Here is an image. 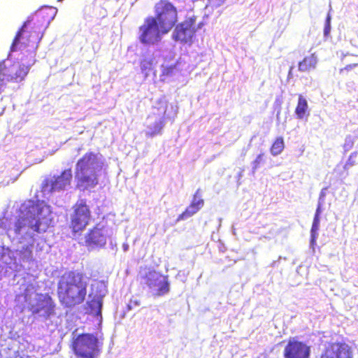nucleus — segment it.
I'll return each instance as SVG.
<instances>
[{
  "mask_svg": "<svg viewBox=\"0 0 358 358\" xmlns=\"http://www.w3.org/2000/svg\"><path fill=\"white\" fill-rule=\"evenodd\" d=\"M52 19L47 10H41L29 16L16 33L10 48V52L18 49L27 52L24 58L10 62L0 61V76L6 83L22 82L28 75L31 66L36 63V52L43 32Z\"/></svg>",
  "mask_w": 358,
  "mask_h": 358,
  "instance_id": "obj_1",
  "label": "nucleus"
},
{
  "mask_svg": "<svg viewBox=\"0 0 358 358\" xmlns=\"http://www.w3.org/2000/svg\"><path fill=\"white\" fill-rule=\"evenodd\" d=\"M87 293V277L78 271L64 273L57 282V295L64 308H72L84 303Z\"/></svg>",
  "mask_w": 358,
  "mask_h": 358,
  "instance_id": "obj_2",
  "label": "nucleus"
},
{
  "mask_svg": "<svg viewBox=\"0 0 358 358\" xmlns=\"http://www.w3.org/2000/svg\"><path fill=\"white\" fill-rule=\"evenodd\" d=\"M99 165L97 154L87 152L84 154L76 162L75 168V180L76 188L80 191H85L96 187L99 182L96 172Z\"/></svg>",
  "mask_w": 358,
  "mask_h": 358,
  "instance_id": "obj_3",
  "label": "nucleus"
},
{
  "mask_svg": "<svg viewBox=\"0 0 358 358\" xmlns=\"http://www.w3.org/2000/svg\"><path fill=\"white\" fill-rule=\"evenodd\" d=\"M52 210L44 201L27 199L18 210V224H48Z\"/></svg>",
  "mask_w": 358,
  "mask_h": 358,
  "instance_id": "obj_4",
  "label": "nucleus"
},
{
  "mask_svg": "<svg viewBox=\"0 0 358 358\" xmlns=\"http://www.w3.org/2000/svg\"><path fill=\"white\" fill-rule=\"evenodd\" d=\"M71 349L80 358H98L100 354L99 341L92 334H81L73 341Z\"/></svg>",
  "mask_w": 358,
  "mask_h": 358,
  "instance_id": "obj_5",
  "label": "nucleus"
},
{
  "mask_svg": "<svg viewBox=\"0 0 358 358\" xmlns=\"http://www.w3.org/2000/svg\"><path fill=\"white\" fill-rule=\"evenodd\" d=\"M156 23L164 33H169L178 22V10L172 3L160 0L155 6Z\"/></svg>",
  "mask_w": 358,
  "mask_h": 358,
  "instance_id": "obj_6",
  "label": "nucleus"
},
{
  "mask_svg": "<svg viewBox=\"0 0 358 358\" xmlns=\"http://www.w3.org/2000/svg\"><path fill=\"white\" fill-rule=\"evenodd\" d=\"M138 39L143 44L154 45L158 43L162 36L166 34L156 23V19L148 17L145 19L143 24L139 27Z\"/></svg>",
  "mask_w": 358,
  "mask_h": 358,
  "instance_id": "obj_7",
  "label": "nucleus"
},
{
  "mask_svg": "<svg viewBox=\"0 0 358 358\" xmlns=\"http://www.w3.org/2000/svg\"><path fill=\"white\" fill-rule=\"evenodd\" d=\"M72 178L71 169L70 168L64 169L59 176L45 178L41 184V190L48 193L64 190L70 186Z\"/></svg>",
  "mask_w": 358,
  "mask_h": 358,
  "instance_id": "obj_8",
  "label": "nucleus"
},
{
  "mask_svg": "<svg viewBox=\"0 0 358 358\" xmlns=\"http://www.w3.org/2000/svg\"><path fill=\"white\" fill-rule=\"evenodd\" d=\"M56 304L53 299L48 294H39L36 303L29 307L32 315H39L45 320L55 315Z\"/></svg>",
  "mask_w": 358,
  "mask_h": 358,
  "instance_id": "obj_9",
  "label": "nucleus"
},
{
  "mask_svg": "<svg viewBox=\"0 0 358 358\" xmlns=\"http://www.w3.org/2000/svg\"><path fill=\"white\" fill-rule=\"evenodd\" d=\"M196 29V17L186 18L183 22L176 25L173 38L175 41L181 43H190Z\"/></svg>",
  "mask_w": 358,
  "mask_h": 358,
  "instance_id": "obj_10",
  "label": "nucleus"
},
{
  "mask_svg": "<svg viewBox=\"0 0 358 358\" xmlns=\"http://www.w3.org/2000/svg\"><path fill=\"white\" fill-rule=\"evenodd\" d=\"M353 356L350 345L345 342H335L325 348L320 358H353Z\"/></svg>",
  "mask_w": 358,
  "mask_h": 358,
  "instance_id": "obj_11",
  "label": "nucleus"
},
{
  "mask_svg": "<svg viewBox=\"0 0 358 358\" xmlns=\"http://www.w3.org/2000/svg\"><path fill=\"white\" fill-rule=\"evenodd\" d=\"M145 284L150 289L156 290L155 294L162 296L169 291V284L167 280H162V275L155 271H148L143 277Z\"/></svg>",
  "mask_w": 358,
  "mask_h": 358,
  "instance_id": "obj_12",
  "label": "nucleus"
},
{
  "mask_svg": "<svg viewBox=\"0 0 358 358\" xmlns=\"http://www.w3.org/2000/svg\"><path fill=\"white\" fill-rule=\"evenodd\" d=\"M310 347L301 341H289L283 352L285 358H309Z\"/></svg>",
  "mask_w": 358,
  "mask_h": 358,
  "instance_id": "obj_13",
  "label": "nucleus"
},
{
  "mask_svg": "<svg viewBox=\"0 0 358 358\" xmlns=\"http://www.w3.org/2000/svg\"><path fill=\"white\" fill-rule=\"evenodd\" d=\"M72 224H88L91 219V212L86 201H78L73 206Z\"/></svg>",
  "mask_w": 358,
  "mask_h": 358,
  "instance_id": "obj_14",
  "label": "nucleus"
},
{
  "mask_svg": "<svg viewBox=\"0 0 358 358\" xmlns=\"http://www.w3.org/2000/svg\"><path fill=\"white\" fill-rule=\"evenodd\" d=\"M106 243V236L103 228H99L97 226H94L85 236V244L88 248H100Z\"/></svg>",
  "mask_w": 358,
  "mask_h": 358,
  "instance_id": "obj_15",
  "label": "nucleus"
},
{
  "mask_svg": "<svg viewBox=\"0 0 358 358\" xmlns=\"http://www.w3.org/2000/svg\"><path fill=\"white\" fill-rule=\"evenodd\" d=\"M317 59L315 54L305 57L298 64L299 71L302 72L310 71L316 67Z\"/></svg>",
  "mask_w": 358,
  "mask_h": 358,
  "instance_id": "obj_16",
  "label": "nucleus"
},
{
  "mask_svg": "<svg viewBox=\"0 0 358 358\" xmlns=\"http://www.w3.org/2000/svg\"><path fill=\"white\" fill-rule=\"evenodd\" d=\"M294 112L298 119H303L309 115L308 102L301 94L298 96V102Z\"/></svg>",
  "mask_w": 358,
  "mask_h": 358,
  "instance_id": "obj_17",
  "label": "nucleus"
},
{
  "mask_svg": "<svg viewBox=\"0 0 358 358\" xmlns=\"http://www.w3.org/2000/svg\"><path fill=\"white\" fill-rule=\"evenodd\" d=\"M165 124L164 117L161 118L159 120L156 121L153 125L149 126V130L146 132L148 137H153L156 135L162 134V129Z\"/></svg>",
  "mask_w": 358,
  "mask_h": 358,
  "instance_id": "obj_18",
  "label": "nucleus"
},
{
  "mask_svg": "<svg viewBox=\"0 0 358 358\" xmlns=\"http://www.w3.org/2000/svg\"><path fill=\"white\" fill-rule=\"evenodd\" d=\"M203 205L204 201L201 198L200 189H199L195 192L193 199L188 206L190 209L194 210L196 213L203 206Z\"/></svg>",
  "mask_w": 358,
  "mask_h": 358,
  "instance_id": "obj_19",
  "label": "nucleus"
},
{
  "mask_svg": "<svg viewBox=\"0 0 358 358\" xmlns=\"http://www.w3.org/2000/svg\"><path fill=\"white\" fill-rule=\"evenodd\" d=\"M285 148V143L283 138L281 136L277 137L270 148V152L272 155L277 156L280 155Z\"/></svg>",
  "mask_w": 358,
  "mask_h": 358,
  "instance_id": "obj_20",
  "label": "nucleus"
},
{
  "mask_svg": "<svg viewBox=\"0 0 358 358\" xmlns=\"http://www.w3.org/2000/svg\"><path fill=\"white\" fill-rule=\"evenodd\" d=\"M89 312L94 315H100L101 313V301L99 299H92L87 303Z\"/></svg>",
  "mask_w": 358,
  "mask_h": 358,
  "instance_id": "obj_21",
  "label": "nucleus"
},
{
  "mask_svg": "<svg viewBox=\"0 0 358 358\" xmlns=\"http://www.w3.org/2000/svg\"><path fill=\"white\" fill-rule=\"evenodd\" d=\"M141 70L145 76H148L149 73L153 70V62L151 59H143L140 62Z\"/></svg>",
  "mask_w": 358,
  "mask_h": 358,
  "instance_id": "obj_22",
  "label": "nucleus"
},
{
  "mask_svg": "<svg viewBox=\"0 0 358 358\" xmlns=\"http://www.w3.org/2000/svg\"><path fill=\"white\" fill-rule=\"evenodd\" d=\"M178 62L170 66H163L162 69V76H171L177 71Z\"/></svg>",
  "mask_w": 358,
  "mask_h": 358,
  "instance_id": "obj_23",
  "label": "nucleus"
},
{
  "mask_svg": "<svg viewBox=\"0 0 358 358\" xmlns=\"http://www.w3.org/2000/svg\"><path fill=\"white\" fill-rule=\"evenodd\" d=\"M195 213L196 212H194V210L190 209L189 207L187 206L186 209L179 215L177 220H185L187 218L192 217Z\"/></svg>",
  "mask_w": 358,
  "mask_h": 358,
  "instance_id": "obj_24",
  "label": "nucleus"
},
{
  "mask_svg": "<svg viewBox=\"0 0 358 358\" xmlns=\"http://www.w3.org/2000/svg\"><path fill=\"white\" fill-rule=\"evenodd\" d=\"M208 4L212 8H218L222 6L226 0H208Z\"/></svg>",
  "mask_w": 358,
  "mask_h": 358,
  "instance_id": "obj_25",
  "label": "nucleus"
},
{
  "mask_svg": "<svg viewBox=\"0 0 358 358\" xmlns=\"http://www.w3.org/2000/svg\"><path fill=\"white\" fill-rule=\"evenodd\" d=\"M263 156H264V154H262V153L259 154L257 156L256 159L253 161V169H256L259 166L260 164L262 162Z\"/></svg>",
  "mask_w": 358,
  "mask_h": 358,
  "instance_id": "obj_26",
  "label": "nucleus"
},
{
  "mask_svg": "<svg viewBox=\"0 0 358 358\" xmlns=\"http://www.w3.org/2000/svg\"><path fill=\"white\" fill-rule=\"evenodd\" d=\"M357 66H358V63L348 64L345 67L339 70V72H340V73H343L345 71H349L352 70V69L357 67Z\"/></svg>",
  "mask_w": 358,
  "mask_h": 358,
  "instance_id": "obj_27",
  "label": "nucleus"
},
{
  "mask_svg": "<svg viewBox=\"0 0 358 358\" xmlns=\"http://www.w3.org/2000/svg\"><path fill=\"white\" fill-rule=\"evenodd\" d=\"M318 230V225H312L311 229V242H315L317 237V231Z\"/></svg>",
  "mask_w": 358,
  "mask_h": 358,
  "instance_id": "obj_28",
  "label": "nucleus"
},
{
  "mask_svg": "<svg viewBox=\"0 0 358 358\" xmlns=\"http://www.w3.org/2000/svg\"><path fill=\"white\" fill-rule=\"evenodd\" d=\"M320 213H321V208H320V206L319 205L317 208L313 224H316L319 223V222H320L319 216H320Z\"/></svg>",
  "mask_w": 358,
  "mask_h": 358,
  "instance_id": "obj_29",
  "label": "nucleus"
},
{
  "mask_svg": "<svg viewBox=\"0 0 358 358\" xmlns=\"http://www.w3.org/2000/svg\"><path fill=\"white\" fill-rule=\"evenodd\" d=\"M330 18L329 17H327V22L324 28V36H328L330 32Z\"/></svg>",
  "mask_w": 358,
  "mask_h": 358,
  "instance_id": "obj_30",
  "label": "nucleus"
},
{
  "mask_svg": "<svg viewBox=\"0 0 358 358\" xmlns=\"http://www.w3.org/2000/svg\"><path fill=\"white\" fill-rule=\"evenodd\" d=\"M357 155V153L356 152H354L352 154H351L347 161V163H346V165H348V166H353L355 164V162L353 160V158L355 157H356Z\"/></svg>",
  "mask_w": 358,
  "mask_h": 358,
  "instance_id": "obj_31",
  "label": "nucleus"
},
{
  "mask_svg": "<svg viewBox=\"0 0 358 358\" xmlns=\"http://www.w3.org/2000/svg\"><path fill=\"white\" fill-rule=\"evenodd\" d=\"M6 83L2 79V78L0 76V94L2 93L4 91V89L6 88Z\"/></svg>",
  "mask_w": 358,
  "mask_h": 358,
  "instance_id": "obj_32",
  "label": "nucleus"
},
{
  "mask_svg": "<svg viewBox=\"0 0 358 358\" xmlns=\"http://www.w3.org/2000/svg\"><path fill=\"white\" fill-rule=\"evenodd\" d=\"M24 249V252L26 253L28 256H30L31 254V245L26 246Z\"/></svg>",
  "mask_w": 358,
  "mask_h": 358,
  "instance_id": "obj_33",
  "label": "nucleus"
},
{
  "mask_svg": "<svg viewBox=\"0 0 358 358\" xmlns=\"http://www.w3.org/2000/svg\"><path fill=\"white\" fill-rule=\"evenodd\" d=\"M39 226L40 225H37V224L32 225V227H34V230L35 231H38Z\"/></svg>",
  "mask_w": 358,
  "mask_h": 358,
  "instance_id": "obj_34",
  "label": "nucleus"
},
{
  "mask_svg": "<svg viewBox=\"0 0 358 358\" xmlns=\"http://www.w3.org/2000/svg\"><path fill=\"white\" fill-rule=\"evenodd\" d=\"M77 226H78V225H76V224H73V229H73V231H75L76 230V227Z\"/></svg>",
  "mask_w": 358,
  "mask_h": 358,
  "instance_id": "obj_35",
  "label": "nucleus"
},
{
  "mask_svg": "<svg viewBox=\"0 0 358 358\" xmlns=\"http://www.w3.org/2000/svg\"><path fill=\"white\" fill-rule=\"evenodd\" d=\"M85 225H82L81 227L79 228V229L83 230L85 228Z\"/></svg>",
  "mask_w": 358,
  "mask_h": 358,
  "instance_id": "obj_36",
  "label": "nucleus"
},
{
  "mask_svg": "<svg viewBox=\"0 0 358 358\" xmlns=\"http://www.w3.org/2000/svg\"><path fill=\"white\" fill-rule=\"evenodd\" d=\"M352 144H353V142H352V141H351V142H350V143L349 144V146H350V147H352Z\"/></svg>",
  "mask_w": 358,
  "mask_h": 358,
  "instance_id": "obj_37",
  "label": "nucleus"
}]
</instances>
